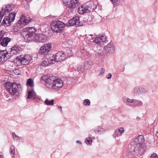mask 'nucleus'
Returning <instances> with one entry per match:
<instances>
[{"label": "nucleus", "instance_id": "12", "mask_svg": "<svg viewBox=\"0 0 158 158\" xmlns=\"http://www.w3.org/2000/svg\"><path fill=\"white\" fill-rule=\"evenodd\" d=\"M27 99L35 100L38 98L35 92L32 89L29 91H27Z\"/></svg>", "mask_w": 158, "mask_h": 158}, {"label": "nucleus", "instance_id": "30", "mask_svg": "<svg viewBox=\"0 0 158 158\" xmlns=\"http://www.w3.org/2000/svg\"><path fill=\"white\" fill-rule=\"evenodd\" d=\"M135 104L136 106H141L143 105V103L142 101L137 100H135Z\"/></svg>", "mask_w": 158, "mask_h": 158}, {"label": "nucleus", "instance_id": "32", "mask_svg": "<svg viewBox=\"0 0 158 158\" xmlns=\"http://www.w3.org/2000/svg\"><path fill=\"white\" fill-rule=\"evenodd\" d=\"M121 134L119 133L118 131H117V130H116L113 134V136L114 137L116 138V137H118L119 136H121Z\"/></svg>", "mask_w": 158, "mask_h": 158}, {"label": "nucleus", "instance_id": "17", "mask_svg": "<svg viewBox=\"0 0 158 158\" xmlns=\"http://www.w3.org/2000/svg\"><path fill=\"white\" fill-rule=\"evenodd\" d=\"M9 58V55L6 50H2L0 51V59L2 61H5Z\"/></svg>", "mask_w": 158, "mask_h": 158}, {"label": "nucleus", "instance_id": "6", "mask_svg": "<svg viewBox=\"0 0 158 158\" xmlns=\"http://www.w3.org/2000/svg\"><path fill=\"white\" fill-rule=\"evenodd\" d=\"M50 57L53 64H55L56 62L62 61L65 58L64 54L61 52H58L55 55H53Z\"/></svg>", "mask_w": 158, "mask_h": 158}, {"label": "nucleus", "instance_id": "48", "mask_svg": "<svg viewBox=\"0 0 158 158\" xmlns=\"http://www.w3.org/2000/svg\"><path fill=\"white\" fill-rule=\"evenodd\" d=\"M156 135L157 137L158 138V131L156 133Z\"/></svg>", "mask_w": 158, "mask_h": 158}, {"label": "nucleus", "instance_id": "11", "mask_svg": "<svg viewBox=\"0 0 158 158\" xmlns=\"http://www.w3.org/2000/svg\"><path fill=\"white\" fill-rule=\"evenodd\" d=\"M31 19L24 16H23L18 22V25L21 27H23L26 24L28 23Z\"/></svg>", "mask_w": 158, "mask_h": 158}, {"label": "nucleus", "instance_id": "19", "mask_svg": "<svg viewBox=\"0 0 158 158\" xmlns=\"http://www.w3.org/2000/svg\"><path fill=\"white\" fill-rule=\"evenodd\" d=\"M20 48L17 46H15L11 48L10 54L12 55H16L19 52Z\"/></svg>", "mask_w": 158, "mask_h": 158}, {"label": "nucleus", "instance_id": "51", "mask_svg": "<svg viewBox=\"0 0 158 158\" xmlns=\"http://www.w3.org/2000/svg\"><path fill=\"white\" fill-rule=\"evenodd\" d=\"M84 67H85V68H86V67L85 66Z\"/></svg>", "mask_w": 158, "mask_h": 158}, {"label": "nucleus", "instance_id": "31", "mask_svg": "<svg viewBox=\"0 0 158 158\" xmlns=\"http://www.w3.org/2000/svg\"><path fill=\"white\" fill-rule=\"evenodd\" d=\"M10 153L12 155V157H13L14 156L15 153V146L13 145L11 146L10 147Z\"/></svg>", "mask_w": 158, "mask_h": 158}, {"label": "nucleus", "instance_id": "47", "mask_svg": "<svg viewBox=\"0 0 158 158\" xmlns=\"http://www.w3.org/2000/svg\"><path fill=\"white\" fill-rule=\"evenodd\" d=\"M76 142L77 143H80V144H81V142L80 141L78 140H77Z\"/></svg>", "mask_w": 158, "mask_h": 158}, {"label": "nucleus", "instance_id": "24", "mask_svg": "<svg viewBox=\"0 0 158 158\" xmlns=\"http://www.w3.org/2000/svg\"><path fill=\"white\" fill-rule=\"evenodd\" d=\"M11 7L9 5H7L6 6L5 8H3L2 10H4V13H8L11 10Z\"/></svg>", "mask_w": 158, "mask_h": 158}, {"label": "nucleus", "instance_id": "27", "mask_svg": "<svg viewBox=\"0 0 158 158\" xmlns=\"http://www.w3.org/2000/svg\"><path fill=\"white\" fill-rule=\"evenodd\" d=\"M95 133L97 134H101L105 132L104 129L102 128H98L94 130Z\"/></svg>", "mask_w": 158, "mask_h": 158}, {"label": "nucleus", "instance_id": "45", "mask_svg": "<svg viewBox=\"0 0 158 158\" xmlns=\"http://www.w3.org/2000/svg\"><path fill=\"white\" fill-rule=\"evenodd\" d=\"M113 3L117 2L118 0H110Z\"/></svg>", "mask_w": 158, "mask_h": 158}, {"label": "nucleus", "instance_id": "46", "mask_svg": "<svg viewBox=\"0 0 158 158\" xmlns=\"http://www.w3.org/2000/svg\"><path fill=\"white\" fill-rule=\"evenodd\" d=\"M62 0L64 3H67L69 1V0Z\"/></svg>", "mask_w": 158, "mask_h": 158}, {"label": "nucleus", "instance_id": "38", "mask_svg": "<svg viewBox=\"0 0 158 158\" xmlns=\"http://www.w3.org/2000/svg\"><path fill=\"white\" fill-rule=\"evenodd\" d=\"M84 69H85L83 67L81 66L78 67L77 68V70L78 71L81 72L84 71Z\"/></svg>", "mask_w": 158, "mask_h": 158}, {"label": "nucleus", "instance_id": "41", "mask_svg": "<svg viewBox=\"0 0 158 158\" xmlns=\"http://www.w3.org/2000/svg\"><path fill=\"white\" fill-rule=\"evenodd\" d=\"M112 77V75L110 73H108L106 76V77L108 79H110Z\"/></svg>", "mask_w": 158, "mask_h": 158}, {"label": "nucleus", "instance_id": "5", "mask_svg": "<svg viewBox=\"0 0 158 158\" xmlns=\"http://www.w3.org/2000/svg\"><path fill=\"white\" fill-rule=\"evenodd\" d=\"M52 30L58 33L60 32L65 27V24L62 22L58 20H54L53 21L51 24Z\"/></svg>", "mask_w": 158, "mask_h": 158}, {"label": "nucleus", "instance_id": "20", "mask_svg": "<svg viewBox=\"0 0 158 158\" xmlns=\"http://www.w3.org/2000/svg\"><path fill=\"white\" fill-rule=\"evenodd\" d=\"M10 39L8 37H5L0 41V44L3 47L6 46L8 43L10 41Z\"/></svg>", "mask_w": 158, "mask_h": 158}, {"label": "nucleus", "instance_id": "8", "mask_svg": "<svg viewBox=\"0 0 158 158\" xmlns=\"http://www.w3.org/2000/svg\"><path fill=\"white\" fill-rule=\"evenodd\" d=\"M106 37L105 35H102L93 38L92 40L95 43L101 45H104L106 41Z\"/></svg>", "mask_w": 158, "mask_h": 158}, {"label": "nucleus", "instance_id": "1", "mask_svg": "<svg viewBox=\"0 0 158 158\" xmlns=\"http://www.w3.org/2000/svg\"><path fill=\"white\" fill-rule=\"evenodd\" d=\"M135 143H133L129 148L131 152L136 155H142L146 152L147 145L144 141L143 137L140 135L135 140Z\"/></svg>", "mask_w": 158, "mask_h": 158}, {"label": "nucleus", "instance_id": "37", "mask_svg": "<svg viewBox=\"0 0 158 158\" xmlns=\"http://www.w3.org/2000/svg\"><path fill=\"white\" fill-rule=\"evenodd\" d=\"M13 136L15 139L18 140L20 139V137L16 135L15 133H13Z\"/></svg>", "mask_w": 158, "mask_h": 158}, {"label": "nucleus", "instance_id": "40", "mask_svg": "<svg viewBox=\"0 0 158 158\" xmlns=\"http://www.w3.org/2000/svg\"><path fill=\"white\" fill-rule=\"evenodd\" d=\"M68 56L69 57L73 55V53L70 51H68L67 52Z\"/></svg>", "mask_w": 158, "mask_h": 158}, {"label": "nucleus", "instance_id": "14", "mask_svg": "<svg viewBox=\"0 0 158 158\" xmlns=\"http://www.w3.org/2000/svg\"><path fill=\"white\" fill-rule=\"evenodd\" d=\"M20 56L22 65L28 64L32 59V57L29 55H21Z\"/></svg>", "mask_w": 158, "mask_h": 158}, {"label": "nucleus", "instance_id": "39", "mask_svg": "<svg viewBox=\"0 0 158 158\" xmlns=\"http://www.w3.org/2000/svg\"><path fill=\"white\" fill-rule=\"evenodd\" d=\"M150 158H158V156L156 154L153 153L151 155Z\"/></svg>", "mask_w": 158, "mask_h": 158}, {"label": "nucleus", "instance_id": "42", "mask_svg": "<svg viewBox=\"0 0 158 158\" xmlns=\"http://www.w3.org/2000/svg\"><path fill=\"white\" fill-rule=\"evenodd\" d=\"M13 72L14 73H17V74H16V75H19V71L18 69H15L14 70Z\"/></svg>", "mask_w": 158, "mask_h": 158}, {"label": "nucleus", "instance_id": "50", "mask_svg": "<svg viewBox=\"0 0 158 158\" xmlns=\"http://www.w3.org/2000/svg\"><path fill=\"white\" fill-rule=\"evenodd\" d=\"M90 35L92 36V35Z\"/></svg>", "mask_w": 158, "mask_h": 158}, {"label": "nucleus", "instance_id": "28", "mask_svg": "<svg viewBox=\"0 0 158 158\" xmlns=\"http://www.w3.org/2000/svg\"><path fill=\"white\" fill-rule=\"evenodd\" d=\"M92 140L91 137H88L87 138L85 139V143L87 145H91L92 144Z\"/></svg>", "mask_w": 158, "mask_h": 158}, {"label": "nucleus", "instance_id": "29", "mask_svg": "<svg viewBox=\"0 0 158 158\" xmlns=\"http://www.w3.org/2000/svg\"><path fill=\"white\" fill-rule=\"evenodd\" d=\"M141 89L139 87H136L135 88L134 90V93L135 94H139L141 93Z\"/></svg>", "mask_w": 158, "mask_h": 158}, {"label": "nucleus", "instance_id": "49", "mask_svg": "<svg viewBox=\"0 0 158 158\" xmlns=\"http://www.w3.org/2000/svg\"><path fill=\"white\" fill-rule=\"evenodd\" d=\"M0 158H3L2 156L1 155H0Z\"/></svg>", "mask_w": 158, "mask_h": 158}, {"label": "nucleus", "instance_id": "26", "mask_svg": "<svg viewBox=\"0 0 158 158\" xmlns=\"http://www.w3.org/2000/svg\"><path fill=\"white\" fill-rule=\"evenodd\" d=\"M48 106H52L54 104V100L52 99L51 100H49L48 99H46L44 102Z\"/></svg>", "mask_w": 158, "mask_h": 158}, {"label": "nucleus", "instance_id": "43", "mask_svg": "<svg viewBox=\"0 0 158 158\" xmlns=\"http://www.w3.org/2000/svg\"><path fill=\"white\" fill-rule=\"evenodd\" d=\"M3 16V15L2 14L1 12H0V23H1V20L2 19Z\"/></svg>", "mask_w": 158, "mask_h": 158}, {"label": "nucleus", "instance_id": "22", "mask_svg": "<svg viewBox=\"0 0 158 158\" xmlns=\"http://www.w3.org/2000/svg\"><path fill=\"white\" fill-rule=\"evenodd\" d=\"M14 62L16 66H19L22 65L20 56L14 60Z\"/></svg>", "mask_w": 158, "mask_h": 158}, {"label": "nucleus", "instance_id": "7", "mask_svg": "<svg viewBox=\"0 0 158 158\" xmlns=\"http://www.w3.org/2000/svg\"><path fill=\"white\" fill-rule=\"evenodd\" d=\"M52 45L50 43L45 44L43 46L40 48L39 53L42 55H45L48 54L51 50Z\"/></svg>", "mask_w": 158, "mask_h": 158}, {"label": "nucleus", "instance_id": "44", "mask_svg": "<svg viewBox=\"0 0 158 158\" xmlns=\"http://www.w3.org/2000/svg\"><path fill=\"white\" fill-rule=\"evenodd\" d=\"M58 109L60 110V111L61 112H62V107H61V106H58Z\"/></svg>", "mask_w": 158, "mask_h": 158}, {"label": "nucleus", "instance_id": "3", "mask_svg": "<svg viewBox=\"0 0 158 158\" xmlns=\"http://www.w3.org/2000/svg\"><path fill=\"white\" fill-rule=\"evenodd\" d=\"M36 29L33 27L27 28L22 33L25 41L27 42L32 41H35L36 34L35 32Z\"/></svg>", "mask_w": 158, "mask_h": 158}, {"label": "nucleus", "instance_id": "34", "mask_svg": "<svg viewBox=\"0 0 158 158\" xmlns=\"http://www.w3.org/2000/svg\"><path fill=\"white\" fill-rule=\"evenodd\" d=\"M117 131L121 135L124 132V128L123 127L119 128L117 130Z\"/></svg>", "mask_w": 158, "mask_h": 158}, {"label": "nucleus", "instance_id": "9", "mask_svg": "<svg viewBox=\"0 0 158 158\" xmlns=\"http://www.w3.org/2000/svg\"><path fill=\"white\" fill-rule=\"evenodd\" d=\"M35 41L36 42L44 43L47 40V36L43 34H36Z\"/></svg>", "mask_w": 158, "mask_h": 158}, {"label": "nucleus", "instance_id": "10", "mask_svg": "<svg viewBox=\"0 0 158 158\" xmlns=\"http://www.w3.org/2000/svg\"><path fill=\"white\" fill-rule=\"evenodd\" d=\"M115 46L112 42H110L104 47V49L109 54H112L115 50Z\"/></svg>", "mask_w": 158, "mask_h": 158}, {"label": "nucleus", "instance_id": "18", "mask_svg": "<svg viewBox=\"0 0 158 158\" xmlns=\"http://www.w3.org/2000/svg\"><path fill=\"white\" fill-rule=\"evenodd\" d=\"M51 64H54L51 57L45 59L42 63V65L44 66H48Z\"/></svg>", "mask_w": 158, "mask_h": 158}, {"label": "nucleus", "instance_id": "15", "mask_svg": "<svg viewBox=\"0 0 158 158\" xmlns=\"http://www.w3.org/2000/svg\"><path fill=\"white\" fill-rule=\"evenodd\" d=\"M79 4L77 0H71L67 5L69 8L73 10L78 6Z\"/></svg>", "mask_w": 158, "mask_h": 158}, {"label": "nucleus", "instance_id": "33", "mask_svg": "<svg viewBox=\"0 0 158 158\" xmlns=\"http://www.w3.org/2000/svg\"><path fill=\"white\" fill-rule=\"evenodd\" d=\"M83 104L85 106H89L90 104V102L88 99H86L83 101Z\"/></svg>", "mask_w": 158, "mask_h": 158}, {"label": "nucleus", "instance_id": "23", "mask_svg": "<svg viewBox=\"0 0 158 158\" xmlns=\"http://www.w3.org/2000/svg\"><path fill=\"white\" fill-rule=\"evenodd\" d=\"M16 14V13L15 12L11 13L9 14L8 16H6V17H9V19L12 22L15 19Z\"/></svg>", "mask_w": 158, "mask_h": 158}, {"label": "nucleus", "instance_id": "36", "mask_svg": "<svg viewBox=\"0 0 158 158\" xmlns=\"http://www.w3.org/2000/svg\"><path fill=\"white\" fill-rule=\"evenodd\" d=\"M105 70L104 68H102L100 71L99 75L100 76H103L105 73Z\"/></svg>", "mask_w": 158, "mask_h": 158}, {"label": "nucleus", "instance_id": "16", "mask_svg": "<svg viewBox=\"0 0 158 158\" xmlns=\"http://www.w3.org/2000/svg\"><path fill=\"white\" fill-rule=\"evenodd\" d=\"M90 9L88 6H81L78 8V12L79 14L82 15L85 13H88L90 11Z\"/></svg>", "mask_w": 158, "mask_h": 158}, {"label": "nucleus", "instance_id": "2", "mask_svg": "<svg viewBox=\"0 0 158 158\" xmlns=\"http://www.w3.org/2000/svg\"><path fill=\"white\" fill-rule=\"evenodd\" d=\"M42 78L46 81V86L49 89L58 90L63 85L64 82L61 79L56 78L53 76L48 77L47 76L44 75Z\"/></svg>", "mask_w": 158, "mask_h": 158}, {"label": "nucleus", "instance_id": "4", "mask_svg": "<svg viewBox=\"0 0 158 158\" xmlns=\"http://www.w3.org/2000/svg\"><path fill=\"white\" fill-rule=\"evenodd\" d=\"M5 86L7 91L12 95L18 93L21 87L20 85L19 84L9 82L5 83Z\"/></svg>", "mask_w": 158, "mask_h": 158}, {"label": "nucleus", "instance_id": "13", "mask_svg": "<svg viewBox=\"0 0 158 158\" xmlns=\"http://www.w3.org/2000/svg\"><path fill=\"white\" fill-rule=\"evenodd\" d=\"M69 26H71L78 27L81 25L79 20V17L78 16H76L73 19H70L69 21Z\"/></svg>", "mask_w": 158, "mask_h": 158}, {"label": "nucleus", "instance_id": "35", "mask_svg": "<svg viewBox=\"0 0 158 158\" xmlns=\"http://www.w3.org/2000/svg\"><path fill=\"white\" fill-rule=\"evenodd\" d=\"M135 99H131L128 98H127L126 101L125 102V103H126V102H128L130 103H132L133 102H135Z\"/></svg>", "mask_w": 158, "mask_h": 158}, {"label": "nucleus", "instance_id": "25", "mask_svg": "<svg viewBox=\"0 0 158 158\" xmlns=\"http://www.w3.org/2000/svg\"><path fill=\"white\" fill-rule=\"evenodd\" d=\"M26 84L27 86H29L31 87L34 86L33 81L31 78H29L27 80Z\"/></svg>", "mask_w": 158, "mask_h": 158}, {"label": "nucleus", "instance_id": "21", "mask_svg": "<svg viewBox=\"0 0 158 158\" xmlns=\"http://www.w3.org/2000/svg\"><path fill=\"white\" fill-rule=\"evenodd\" d=\"M11 22H12L9 19V17L6 16L5 17L2 21V23L4 26H9Z\"/></svg>", "mask_w": 158, "mask_h": 158}]
</instances>
